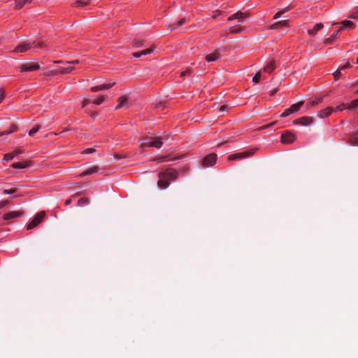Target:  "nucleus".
<instances>
[{"label": "nucleus", "mask_w": 358, "mask_h": 358, "mask_svg": "<svg viewBox=\"0 0 358 358\" xmlns=\"http://www.w3.org/2000/svg\"><path fill=\"white\" fill-rule=\"evenodd\" d=\"M323 101L322 97H316L314 100L309 102L308 105L314 107Z\"/></svg>", "instance_id": "obj_35"}, {"label": "nucleus", "mask_w": 358, "mask_h": 358, "mask_svg": "<svg viewBox=\"0 0 358 358\" xmlns=\"http://www.w3.org/2000/svg\"><path fill=\"white\" fill-rule=\"evenodd\" d=\"M40 68V65L35 62L24 63L20 66L21 72L34 71L39 70Z\"/></svg>", "instance_id": "obj_2"}, {"label": "nucleus", "mask_w": 358, "mask_h": 358, "mask_svg": "<svg viewBox=\"0 0 358 358\" xmlns=\"http://www.w3.org/2000/svg\"><path fill=\"white\" fill-rule=\"evenodd\" d=\"M8 204V201H0V209L4 207Z\"/></svg>", "instance_id": "obj_57"}, {"label": "nucleus", "mask_w": 358, "mask_h": 358, "mask_svg": "<svg viewBox=\"0 0 358 358\" xmlns=\"http://www.w3.org/2000/svg\"><path fill=\"white\" fill-rule=\"evenodd\" d=\"M275 68V61L271 60L264 67V71L268 73H271Z\"/></svg>", "instance_id": "obj_19"}, {"label": "nucleus", "mask_w": 358, "mask_h": 358, "mask_svg": "<svg viewBox=\"0 0 358 358\" xmlns=\"http://www.w3.org/2000/svg\"><path fill=\"white\" fill-rule=\"evenodd\" d=\"M74 69H75V68L73 66H69V67H66V68H63L61 70V73H63V74L69 73H71Z\"/></svg>", "instance_id": "obj_46"}, {"label": "nucleus", "mask_w": 358, "mask_h": 358, "mask_svg": "<svg viewBox=\"0 0 358 358\" xmlns=\"http://www.w3.org/2000/svg\"><path fill=\"white\" fill-rule=\"evenodd\" d=\"M215 13H217V15H213L212 16V18H213V19H216L219 15H221L222 11H221V10H215Z\"/></svg>", "instance_id": "obj_59"}, {"label": "nucleus", "mask_w": 358, "mask_h": 358, "mask_svg": "<svg viewBox=\"0 0 358 358\" xmlns=\"http://www.w3.org/2000/svg\"><path fill=\"white\" fill-rule=\"evenodd\" d=\"M291 114H293V112L291 110L290 108H288L280 115V117H285Z\"/></svg>", "instance_id": "obj_47"}, {"label": "nucleus", "mask_w": 358, "mask_h": 358, "mask_svg": "<svg viewBox=\"0 0 358 358\" xmlns=\"http://www.w3.org/2000/svg\"><path fill=\"white\" fill-rule=\"evenodd\" d=\"M90 203L89 199L87 198H81L78 201V206H84Z\"/></svg>", "instance_id": "obj_40"}, {"label": "nucleus", "mask_w": 358, "mask_h": 358, "mask_svg": "<svg viewBox=\"0 0 358 358\" xmlns=\"http://www.w3.org/2000/svg\"><path fill=\"white\" fill-rule=\"evenodd\" d=\"M162 173L166 180H167L169 182L176 180L178 175V173L175 170H168Z\"/></svg>", "instance_id": "obj_7"}, {"label": "nucleus", "mask_w": 358, "mask_h": 358, "mask_svg": "<svg viewBox=\"0 0 358 358\" xmlns=\"http://www.w3.org/2000/svg\"><path fill=\"white\" fill-rule=\"evenodd\" d=\"M193 73V70L192 69L187 68L185 71L180 73V77L183 78L186 76H190Z\"/></svg>", "instance_id": "obj_39"}, {"label": "nucleus", "mask_w": 358, "mask_h": 358, "mask_svg": "<svg viewBox=\"0 0 358 358\" xmlns=\"http://www.w3.org/2000/svg\"><path fill=\"white\" fill-rule=\"evenodd\" d=\"M128 101L127 96L123 95L118 98V104L116 106L115 109H119Z\"/></svg>", "instance_id": "obj_29"}, {"label": "nucleus", "mask_w": 358, "mask_h": 358, "mask_svg": "<svg viewBox=\"0 0 358 358\" xmlns=\"http://www.w3.org/2000/svg\"><path fill=\"white\" fill-rule=\"evenodd\" d=\"M217 159V155L215 154H210L204 157L203 159V166H213Z\"/></svg>", "instance_id": "obj_6"}, {"label": "nucleus", "mask_w": 358, "mask_h": 358, "mask_svg": "<svg viewBox=\"0 0 358 358\" xmlns=\"http://www.w3.org/2000/svg\"><path fill=\"white\" fill-rule=\"evenodd\" d=\"M250 155V153L248 152H243L240 153H236L234 155H231L228 157L229 160H238L241 159L244 157H247Z\"/></svg>", "instance_id": "obj_15"}, {"label": "nucleus", "mask_w": 358, "mask_h": 358, "mask_svg": "<svg viewBox=\"0 0 358 358\" xmlns=\"http://www.w3.org/2000/svg\"><path fill=\"white\" fill-rule=\"evenodd\" d=\"M323 27L324 24L322 23H317L312 29L308 30V34L310 36H315Z\"/></svg>", "instance_id": "obj_22"}, {"label": "nucleus", "mask_w": 358, "mask_h": 358, "mask_svg": "<svg viewBox=\"0 0 358 358\" xmlns=\"http://www.w3.org/2000/svg\"><path fill=\"white\" fill-rule=\"evenodd\" d=\"M24 3H31L32 2V0H24Z\"/></svg>", "instance_id": "obj_62"}, {"label": "nucleus", "mask_w": 358, "mask_h": 358, "mask_svg": "<svg viewBox=\"0 0 358 358\" xmlns=\"http://www.w3.org/2000/svg\"><path fill=\"white\" fill-rule=\"evenodd\" d=\"M340 24H342L341 27H343V29L344 28L349 29H353L355 27V24L350 20H343Z\"/></svg>", "instance_id": "obj_26"}, {"label": "nucleus", "mask_w": 358, "mask_h": 358, "mask_svg": "<svg viewBox=\"0 0 358 358\" xmlns=\"http://www.w3.org/2000/svg\"><path fill=\"white\" fill-rule=\"evenodd\" d=\"M139 141L141 143V147L142 148L155 147L157 148H159L163 144V142L161 139L148 136L141 138Z\"/></svg>", "instance_id": "obj_1"}, {"label": "nucleus", "mask_w": 358, "mask_h": 358, "mask_svg": "<svg viewBox=\"0 0 358 358\" xmlns=\"http://www.w3.org/2000/svg\"><path fill=\"white\" fill-rule=\"evenodd\" d=\"M292 8H293V7H292V6H287V7H286V8H283L282 10H280V11H278V12H277V13L275 14V15H274V17H273V19H274V20L278 19L279 17H281V15H282V14H284L285 13H286V12H287V11L290 10H291V9H292Z\"/></svg>", "instance_id": "obj_31"}, {"label": "nucleus", "mask_w": 358, "mask_h": 358, "mask_svg": "<svg viewBox=\"0 0 358 358\" xmlns=\"http://www.w3.org/2000/svg\"><path fill=\"white\" fill-rule=\"evenodd\" d=\"M295 139V136H280V141L282 144L292 143Z\"/></svg>", "instance_id": "obj_18"}, {"label": "nucleus", "mask_w": 358, "mask_h": 358, "mask_svg": "<svg viewBox=\"0 0 358 358\" xmlns=\"http://www.w3.org/2000/svg\"><path fill=\"white\" fill-rule=\"evenodd\" d=\"M350 67H351V64H350V62H347L345 64L340 66L339 69H341V70H344V69H349Z\"/></svg>", "instance_id": "obj_51"}, {"label": "nucleus", "mask_w": 358, "mask_h": 358, "mask_svg": "<svg viewBox=\"0 0 358 358\" xmlns=\"http://www.w3.org/2000/svg\"><path fill=\"white\" fill-rule=\"evenodd\" d=\"M158 177L159 178V180L157 182L158 187L161 189L167 188L169 185V182L167 180H166V178L164 177V175H162V173H159Z\"/></svg>", "instance_id": "obj_12"}, {"label": "nucleus", "mask_w": 358, "mask_h": 358, "mask_svg": "<svg viewBox=\"0 0 358 358\" xmlns=\"http://www.w3.org/2000/svg\"><path fill=\"white\" fill-rule=\"evenodd\" d=\"M156 48V45L155 44H152L150 48L141 50V54L142 55H147L151 54L155 51Z\"/></svg>", "instance_id": "obj_32"}, {"label": "nucleus", "mask_w": 358, "mask_h": 358, "mask_svg": "<svg viewBox=\"0 0 358 358\" xmlns=\"http://www.w3.org/2000/svg\"><path fill=\"white\" fill-rule=\"evenodd\" d=\"M145 41L143 39L134 38L132 41V45L134 47L140 48L144 45Z\"/></svg>", "instance_id": "obj_34"}, {"label": "nucleus", "mask_w": 358, "mask_h": 358, "mask_svg": "<svg viewBox=\"0 0 358 358\" xmlns=\"http://www.w3.org/2000/svg\"><path fill=\"white\" fill-rule=\"evenodd\" d=\"M15 10H20L25 5L24 0H15Z\"/></svg>", "instance_id": "obj_37"}, {"label": "nucleus", "mask_w": 358, "mask_h": 358, "mask_svg": "<svg viewBox=\"0 0 358 358\" xmlns=\"http://www.w3.org/2000/svg\"><path fill=\"white\" fill-rule=\"evenodd\" d=\"M348 105L344 103H342L339 105H338L335 108H334V112L335 111H342L345 109H348Z\"/></svg>", "instance_id": "obj_43"}, {"label": "nucleus", "mask_w": 358, "mask_h": 358, "mask_svg": "<svg viewBox=\"0 0 358 358\" xmlns=\"http://www.w3.org/2000/svg\"><path fill=\"white\" fill-rule=\"evenodd\" d=\"M17 131L18 126L16 124L13 123L8 129L0 132V134H12L13 133L17 132Z\"/></svg>", "instance_id": "obj_25"}, {"label": "nucleus", "mask_w": 358, "mask_h": 358, "mask_svg": "<svg viewBox=\"0 0 358 358\" xmlns=\"http://www.w3.org/2000/svg\"><path fill=\"white\" fill-rule=\"evenodd\" d=\"M23 151L21 149H15L12 153H8L4 155L3 159L6 161L12 160L15 156L21 155Z\"/></svg>", "instance_id": "obj_16"}, {"label": "nucleus", "mask_w": 358, "mask_h": 358, "mask_svg": "<svg viewBox=\"0 0 358 358\" xmlns=\"http://www.w3.org/2000/svg\"><path fill=\"white\" fill-rule=\"evenodd\" d=\"M114 85H115V83H108V84L104 83V84L99 85L97 86L92 87L90 88V91L92 92H96L101 91V90H108V89L111 88Z\"/></svg>", "instance_id": "obj_10"}, {"label": "nucleus", "mask_w": 358, "mask_h": 358, "mask_svg": "<svg viewBox=\"0 0 358 358\" xmlns=\"http://www.w3.org/2000/svg\"><path fill=\"white\" fill-rule=\"evenodd\" d=\"M157 160L159 162H164L169 161L167 157H166V156L161 157L158 158Z\"/></svg>", "instance_id": "obj_56"}, {"label": "nucleus", "mask_w": 358, "mask_h": 358, "mask_svg": "<svg viewBox=\"0 0 358 358\" xmlns=\"http://www.w3.org/2000/svg\"><path fill=\"white\" fill-rule=\"evenodd\" d=\"M261 79V73H257L254 76H253V78H252V81L255 83H258L259 82Z\"/></svg>", "instance_id": "obj_48"}, {"label": "nucleus", "mask_w": 358, "mask_h": 358, "mask_svg": "<svg viewBox=\"0 0 358 358\" xmlns=\"http://www.w3.org/2000/svg\"><path fill=\"white\" fill-rule=\"evenodd\" d=\"M132 56L136 58L141 57L142 55L141 51L136 52L132 54Z\"/></svg>", "instance_id": "obj_55"}, {"label": "nucleus", "mask_w": 358, "mask_h": 358, "mask_svg": "<svg viewBox=\"0 0 358 358\" xmlns=\"http://www.w3.org/2000/svg\"><path fill=\"white\" fill-rule=\"evenodd\" d=\"M275 134H283V135H285V134H294L292 132H291L289 130H282V131H277L275 133Z\"/></svg>", "instance_id": "obj_49"}, {"label": "nucleus", "mask_w": 358, "mask_h": 358, "mask_svg": "<svg viewBox=\"0 0 358 358\" xmlns=\"http://www.w3.org/2000/svg\"><path fill=\"white\" fill-rule=\"evenodd\" d=\"M303 104L304 101H300L296 103L292 104L289 108H291V110L293 112V113H294L299 111Z\"/></svg>", "instance_id": "obj_27"}, {"label": "nucleus", "mask_w": 358, "mask_h": 358, "mask_svg": "<svg viewBox=\"0 0 358 358\" xmlns=\"http://www.w3.org/2000/svg\"><path fill=\"white\" fill-rule=\"evenodd\" d=\"M68 63L71 64H78L80 63V62L78 59H76V60H73L71 62H68Z\"/></svg>", "instance_id": "obj_60"}, {"label": "nucleus", "mask_w": 358, "mask_h": 358, "mask_svg": "<svg viewBox=\"0 0 358 358\" xmlns=\"http://www.w3.org/2000/svg\"><path fill=\"white\" fill-rule=\"evenodd\" d=\"M90 0H77L73 3V6L74 7H83L90 5Z\"/></svg>", "instance_id": "obj_28"}, {"label": "nucleus", "mask_w": 358, "mask_h": 358, "mask_svg": "<svg viewBox=\"0 0 358 358\" xmlns=\"http://www.w3.org/2000/svg\"><path fill=\"white\" fill-rule=\"evenodd\" d=\"M358 107V99L352 100L348 105V110H353Z\"/></svg>", "instance_id": "obj_36"}, {"label": "nucleus", "mask_w": 358, "mask_h": 358, "mask_svg": "<svg viewBox=\"0 0 358 358\" xmlns=\"http://www.w3.org/2000/svg\"><path fill=\"white\" fill-rule=\"evenodd\" d=\"M5 98V92L3 89H0V103L3 101Z\"/></svg>", "instance_id": "obj_52"}, {"label": "nucleus", "mask_w": 358, "mask_h": 358, "mask_svg": "<svg viewBox=\"0 0 358 358\" xmlns=\"http://www.w3.org/2000/svg\"><path fill=\"white\" fill-rule=\"evenodd\" d=\"M355 85H358V80L352 85V87L355 86Z\"/></svg>", "instance_id": "obj_64"}, {"label": "nucleus", "mask_w": 358, "mask_h": 358, "mask_svg": "<svg viewBox=\"0 0 358 358\" xmlns=\"http://www.w3.org/2000/svg\"><path fill=\"white\" fill-rule=\"evenodd\" d=\"M95 152V150L94 148H87L83 151V153L85 154H90Z\"/></svg>", "instance_id": "obj_54"}, {"label": "nucleus", "mask_w": 358, "mask_h": 358, "mask_svg": "<svg viewBox=\"0 0 358 358\" xmlns=\"http://www.w3.org/2000/svg\"><path fill=\"white\" fill-rule=\"evenodd\" d=\"M90 103V101L87 99H85L83 101H82V108H85L87 104H89Z\"/></svg>", "instance_id": "obj_53"}, {"label": "nucleus", "mask_w": 358, "mask_h": 358, "mask_svg": "<svg viewBox=\"0 0 358 358\" xmlns=\"http://www.w3.org/2000/svg\"><path fill=\"white\" fill-rule=\"evenodd\" d=\"M291 25H290L289 21L288 20H281V21L275 22L274 24L271 25L270 29H280L284 27H289Z\"/></svg>", "instance_id": "obj_9"}, {"label": "nucleus", "mask_w": 358, "mask_h": 358, "mask_svg": "<svg viewBox=\"0 0 358 358\" xmlns=\"http://www.w3.org/2000/svg\"><path fill=\"white\" fill-rule=\"evenodd\" d=\"M105 98L103 96H99L96 99H95L92 103L96 105H100L103 102H104Z\"/></svg>", "instance_id": "obj_42"}, {"label": "nucleus", "mask_w": 358, "mask_h": 358, "mask_svg": "<svg viewBox=\"0 0 358 358\" xmlns=\"http://www.w3.org/2000/svg\"><path fill=\"white\" fill-rule=\"evenodd\" d=\"M41 128V126L38 124H36L29 131L28 134H35L37 133Z\"/></svg>", "instance_id": "obj_44"}, {"label": "nucleus", "mask_w": 358, "mask_h": 358, "mask_svg": "<svg viewBox=\"0 0 358 358\" xmlns=\"http://www.w3.org/2000/svg\"><path fill=\"white\" fill-rule=\"evenodd\" d=\"M15 192V189H6L4 190V193L5 194H13Z\"/></svg>", "instance_id": "obj_58"}, {"label": "nucleus", "mask_w": 358, "mask_h": 358, "mask_svg": "<svg viewBox=\"0 0 358 358\" xmlns=\"http://www.w3.org/2000/svg\"><path fill=\"white\" fill-rule=\"evenodd\" d=\"M229 108L228 105L224 104L219 108V110L220 112L227 111L229 110Z\"/></svg>", "instance_id": "obj_50"}, {"label": "nucleus", "mask_w": 358, "mask_h": 358, "mask_svg": "<svg viewBox=\"0 0 358 358\" xmlns=\"http://www.w3.org/2000/svg\"><path fill=\"white\" fill-rule=\"evenodd\" d=\"M333 76H334V78L335 80H338L341 78V69H338L334 73H333Z\"/></svg>", "instance_id": "obj_45"}, {"label": "nucleus", "mask_w": 358, "mask_h": 358, "mask_svg": "<svg viewBox=\"0 0 358 358\" xmlns=\"http://www.w3.org/2000/svg\"><path fill=\"white\" fill-rule=\"evenodd\" d=\"M98 170H99L98 166H93V167L90 168L89 169L83 171L80 176H85L87 175L93 174V173H96L98 171Z\"/></svg>", "instance_id": "obj_30"}, {"label": "nucleus", "mask_w": 358, "mask_h": 358, "mask_svg": "<svg viewBox=\"0 0 358 358\" xmlns=\"http://www.w3.org/2000/svg\"><path fill=\"white\" fill-rule=\"evenodd\" d=\"M22 215V211H12L4 214L3 218L5 220H9L20 217Z\"/></svg>", "instance_id": "obj_14"}, {"label": "nucleus", "mask_w": 358, "mask_h": 358, "mask_svg": "<svg viewBox=\"0 0 358 358\" xmlns=\"http://www.w3.org/2000/svg\"><path fill=\"white\" fill-rule=\"evenodd\" d=\"M248 17V14L245 13H243L241 11H238L237 13L231 15L229 16L227 19L228 21H232L235 19H244L245 17Z\"/></svg>", "instance_id": "obj_17"}, {"label": "nucleus", "mask_w": 358, "mask_h": 358, "mask_svg": "<svg viewBox=\"0 0 358 358\" xmlns=\"http://www.w3.org/2000/svg\"><path fill=\"white\" fill-rule=\"evenodd\" d=\"M333 112H334V108L329 106L324 109L320 110L317 113V116L320 118H325V117L330 116Z\"/></svg>", "instance_id": "obj_8"}, {"label": "nucleus", "mask_w": 358, "mask_h": 358, "mask_svg": "<svg viewBox=\"0 0 358 358\" xmlns=\"http://www.w3.org/2000/svg\"><path fill=\"white\" fill-rule=\"evenodd\" d=\"M314 122V119L310 116H303L299 118L295 119L293 120V124H300L301 126H308L313 124Z\"/></svg>", "instance_id": "obj_3"}, {"label": "nucleus", "mask_w": 358, "mask_h": 358, "mask_svg": "<svg viewBox=\"0 0 358 358\" xmlns=\"http://www.w3.org/2000/svg\"><path fill=\"white\" fill-rule=\"evenodd\" d=\"M55 64H61V63H63V61L62 60H58V61H55L54 62Z\"/></svg>", "instance_id": "obj_63"}, {"label": "nucleus", "mask_w": 358, "mask_h": 358, "mask_svg": "<svg viewBox=\"0 0 358 358\" xmlns=\"http://www.w3.org/2000/svg\"><path fill=\"white\" fill-rule=\"evenodd\" d=\"M245 30V27L238 26V27H229V32L227 33L225 36H228L229 34H237L243 32Z\"/></svg>", "instance_id": "obj_21"}, {"label": "nucleus", "mask_w": 358, "mask_h": 358, "mask_svg": "<svg viewBox=\"0 0 358 358\" xmlns=\"http://www.w3.org/2000/svg\"><path fill=\"white\" fill-rule=\"evenodd\" d=\"M166 101H159L155 104V108L159 110H163L166 107Z\"/></svg>", "instance_id": "obj_38"}, {"label": "nucleus", "mask_w": 358, "mask_h": 358, "mask_svg": "<svg viewBox=\"0 0 358 358\" xmlns=\"http://www.w3.org/2000/svg\"><path fill=\"white\" fill-rule=\"evenodd\" d=\"M343 30V27H339L329 38L324 41L325 45H332L340 37V33Z\"/></svg>", "instance_id": "obj_5"}, {"label": "nucleus", "mask_w": 358, "mask_h": 358, "mask_svg": "<svg viewBox=\"0 0 358 358\" xmlns=\"http://www.w3.org/2000/svg\"><path fill=\"white\" fill-rule=\"evenodd\" d=\"M349 141L352 145H358V136H350Z\"/></svg>", "instance_id": "obj_41"}, {"label": "nucleus", "mask_w": 358, "mask_h": 358, "mask_svg": "<svg viewBox=\"0 0 358 358\" xmlns=\"http://www.w3.org/2000/svg\"><path fill=\"white\" fill-rule=\"evenodd\" d=\"M30 48H31V43H21V44H19L18 45H17L14 50V52H24L27 50H29Z\"/></svg>", "instance_id": "obj_13"}, {"label": "nucleus", "mask_w": 358, "mask_h": 358, "mask_svg": "<svg viewBox=\"0 0 358 358\" xmlns=\"http://www.w3.org/2000/svg\"><path fill=\"white\" fill-rule=\"evenodd\" d=\"M186 22H187L186 18L182 17L177 22H175L169 24V28L171 29V30H173V29H176L178 28L179 27L185 24Z\"/></svg>", "instance_id": "obj_20"}, {"label": "nucleus", "mask_w": 358, "mask_h": 358, "mask_svg": "<svg viewBox=\"0 0 358 358\" xmlns=\"http://www.w3.org/2000/svg\"><path fill=\"white\" fill-rule=\"evenodd\" d=\"M31 43V48L32 47H34V48H44L46 47V45L45 44V43L43 41H34L33 43Z\"/></svg>", "instance_id": "obj_33"}, {"label": "nucleus", "mask_w": 358, "mask_h": 358, "mask_svg": "<svg viewBox=\"0 0 358 358\" xmlns=\"http://www.w3.org/2000/svg\"><path fill=\"white\" fill-rule=\"evenodd\" d=\"M220 58V53L217 52H212L206 56V60L208 62H215Z\"/></svg>", "instance_id": "obj_24"}, {"label": "nucleus", "mask_w": 358, "mask_h": 358, "mask_svg": "<svg viewBox=\"0 0 358 358\" xmlns=\"http://www.w3.org/2000/svg\"><path fill=\"white\" fill-rule=\"evenodd\" d=\"M71 203V199H67V200H66V201H65V204H66V206L69 205Z\"/></svg>", "instance_id": "obj_61"}, {"label": "nucleus", "mask_w": 358, "mask_h": 358, "mask_svg": "<svg viewBox=\"0 0 358 358\" xmlns=\"http://www.w3.org/2000/svg\"><path fill=\"white\" fill-rule=\"evenodd\" d=\"M45 213L44 211H41L37 213L33 220L29 222L27 225V229H32L36 227L45 217Z\"/></svg>", "instance_id": "obj_4"}, {"label": "nucleus", "mask_w": 358, "mask_h": 358, "mask_svg": "<svg viewBox=\"0 0 358 358\" xmlns=\"http://www.w3.org/2000/svg\"><path fill=\"white\" fill-rule=\"evenodd\" d=\"M33 164V162L29 160L24 161L22 162H16L11 164V167L13 169H24L29 167Z\"/></svg>", "instance_id": "obj_11"}, {"label": "nucleus", "mask_w": 358, "mask_h": 358, "mask_svg": "<svg viewBox=\"0 0 358 358\" xmlns=\"http://www.w3.org/2000/svg\"><path fill=\"white\" fill-rule=\"evenodd\" d=\"M276 124H277L276 122H273L270 124H264V125L260 126L259 127H257V128L254 129L253 131H262L264 129H273V127L275 126Z\"/></svg>", "instance_id": "obj_23"}]
</instances>
